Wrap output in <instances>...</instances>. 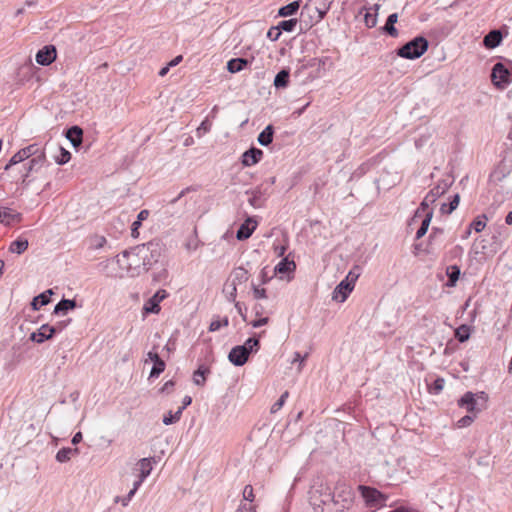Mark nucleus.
Returning <instances> with one entry per match:
<instances>
[{"label": "nucleus", "instance_id": "nucleus-6", "mask_svg": "<svg viewBox=\"0 0 512 512\" xmlns=\"http://www.w3.org/2000/svg\"><path fill=\"white\" fill-rule=\"evenodd\" d=\"M38 153H45L38 145L31 144L23 149H20L17 153H15L9 162L5 166V171L10 170L13 166L18 165L20 163H26V160H30L34 157V155Z\"/></svg>", "mask_w": 512, "mask_h": 512}, {"label": "nucleus", "instance_id": "nucleus-57", "mask_svg": "<svg viewBox=\"0 0 512 512\" xmlns=\"http://www.w3.org/2000/svg\"><path fill=\"white\" fill-rule=\"evenodd\" d=\"M281 35V32L277 27H272L269 29L267 33V37L270 38L272 41L278 40L279 36Z\"/></svg>", "mask_w": 512, "mask_h": 512}, {"label": "nucleus", "instance_id": "nucleus-19", "mask_svg": "<svg viewBox=\"0 0 512 512\" xmlns=\"http://www.w3.org/2000/svg\"><path fill=\"white\" fill-rule=\"evenodd\" d=\"M502 41V34L499 30L490 31L483 40L485 47L489 49L496 48Z\"/></svg>", "mask_w": 512, "mask_h": 512}, {"label": "nucleus", "instance_id": "nucleus-11", "mask_svg": "<svg viewBox=\"0 0 512 512\" xmlns=\"http://www.w3.org/2000/svg\"><path fill=\"white\" fill-rule=\"evenodd\" d=\"M246 347L237 345L228 354V360L235 366H243L249 359Z\"/></svg>", "mask_w": 512, "mask_h": 512}, {"label": "nucleus", "instance_id": "nucleus-27", "mask_svg": "<svg viewBox=\"0 0 512 512\" xmlns=\"http://www.w3.org/2000/svg\"><path fill=\"white\" fill-rule=\"evenodd\" d=\"M210 373V369L204 365H200L193 373V382L195 385L203 386L206 381V375Z\"/></svg>", "mask_w": 512, "mask_h": 512}, {"label": "nucleus", "instance_id": "nucleus-44", "mask_svg": "<svg viewBox=\"0 0 512 512\" xmlns=\"http://www.w3.org/2000/svg\"><path fill=\"white\" fill-rule=\"evenodd\" d=\"M58 152H59V154L54 156V159L57 164L63 165V164H66L67 162H69V160L71 158V154L69 151L65 150L62 147H59Z\"/></svg>", "mask_w": 512, "mask_h": 512}, {"label": "nucleus", "instance_id": "nucleus-36", "mask_svg": "<svg viewBox=\"0 0 512 512\" xmlns=\"http://www.w3.org/2000/svg\"><path fill=\"white\" fill-rule=\"evenodd\" d=\"M78 454V449H72L69 447L61 448L56 454V460L60 463L67 462L71 459L72 455Z\"/></svg>", "mask_w": 512, "mask_h": 512}, {"label": "nucleus", "instance_id": "nucleus-63", "mask_svg": "<svg viewBox=\"0 0 512 512\" xmlns=\"http://www.w3.org/2000/svg\"><path fill=\"white\" fill-rule=\"evenodd\" d=\"M159 359H161V358H160L159 354L156 351H149L147 353V359H145V362H147L148 360H150L152 362H156Z\"/></svg>", "mask_w": 512, "mask_h": 512}, {"label": "nucleus", "instance_id": "nucleus-60", "mask_svg": "<svg viewBox=\"0 0 512 512\" xmlns=\"http://www.w3.org/2000/svg\"><path fill=\"white\" fill-rule=\"evenodd\" d=\"M269 322V318L268 317H263V318H259L257 320H254L251 322V325L254 327V328H259L261 326H264L266 325L267 323Z\"/></svg>", "mask_w": 512, "mask_h": 512}, {"label": "nucleus", "instance_id": "nucleus-56", "mask_svg": "<svg viewBox=\"0 0 512 512\" xmlns=\"http://www.w3.org/2000/svg\"><path fill=\"white\" fill-rule=\"evenodd\" d=\"M230 291L227 292V299L230 301V302H237L236 301V295H237V286L234 285V284H230Z\"/></svg>", "mask_w": 512, "mask_h": 512}, {"label": "nucleus", "instance_id": "nucleus-50", "mask_svg": "<svg viewBox=\"0 0 512 512\" xmlns=\"http://www.w3.org/2000/svg\"><path fill=\"white\" fill-rule=\"evenodd\" d=\"M257 505L241 501L235 512H256Z\"/></svg>", "mask_w": 512, "mask_h": 512}, {"label": "nucleus", "instance_id": "nucleus-7", "mask_svg": "<svg viewBox=\"0 0 512 512\" xmlns=\"http://www.w3.org/2000/svg\"><path fill=\"white\" fill-rule=\"evenodd\" d=\"M359 490L366 503L370 506L383 505L386 501V496L375 488L360 485Z\"/></svg>", "mask_w": 512, "mask_h": 512}, {"label": "nucleus", "instance_id": "nucleus-53", "mask_svg": "<svg viewBox=\"0 0 512 512\" xmlns=\"http://www.w3.org/2000/svg\"><path fill=\"white\" fill-rule=\"evenodd\" d=\"M253 296L255 299H266V289L260 288L258 285L252 284Z\"/></svg>", "mask_w": 512, "mask_h": 512}, {"label": "nucleus", "instance_id": "nucleus-38", "mask_svg": "<svg viewBox=\"0 0 512 512\" xmlns=\"http://www.w3.org/2000/svg\"><path fill=\"white\" fill-rule=\"evenodd\" d=\"M460 202V196L459 194H455L449 204L443 203L441 205V212L443 214H451L459 205Z\"/></svg>", "mask_w": 512, "mask_h": 512}, {"label": "nucleus", "instance_id": "nucleus-62", "mask_svg": "<svg viewBox=\"0 0 512 512\" xmlns=\"http://www.w3.org/2000/svg\"><path fill=\"white\" fill-rule=\"evenodd\" d=\"M286 250H287V247L285 245H275L274 246V251L278 257H283Z\"/></svg>", "mask_w": 512, "mask_h": 512}, {"label": "nucleus", "instance_id": "nucleus-43", "mask_svg": "<svg viewBox=\"0 0 512 512\" xmlns=\"http://www.w3.org/2000/svg\"><path fill=\"white\" fill-rule=\"evenodd\" d=\"M181 415H182L181 409H178L175 413H173L172 411H169L168 413H166L163 416V423L165 425L174 424L180 420Z\"/></svg>", "mask_w": 512, "mask_h": 512}, {"label": "nucleus", "instance_id": "nucleus-10", "mask_svg": "<svg viewBox=\"0 0 512 512\" xmlns=\"http://www.w3.org/2000/svg\"><path fill=\"white\" fill-rule=\"evenodd\" d=\"M168 293L164 289L158 290L144 305L143 310L145 313H155L160 311L159 303L167 298Z\"/></svg>", "mask_w": 512, "mask_h": 512}, {"label": "nucleus", "instance_id": "nucleus-40", "mask_svg": "<svg viewBox=\"0 0 512 512\" xmlns=\"http://www.w3.org/2000/svg\"><path fill=\"white\" fill-rule=\"evenodd\" d=\"M433 203L434 202L426 195L424 197V199L422 200V202L420 203V206L416 210V212L414 214V219L417 218V217H421L422 213H424V215H425L427 211H430L431 209L429 207Z\"/></svg>", "mask_w": 512, "mask_h": 512}, {"label": "nucleus", "instance_id": "nucleus-59", "mask_svg": "<svg viewBox=\"0 0 512 512\" xmlns=\"http://www.w3.org/2000/svg\"><path fill=\"white\" fill-rule=\"evenodd\" d=\"M235 308L237 310V312L239 313V315L241 316V318L246 321V307H244V305L240 302H235Z\"/></svg>", "mask_w": 512, "mask_h": 512}, {"label": "nucleus", "instance_id": "nucleus-46", "mask_svg": "<svg viewBox=\"0 0 512 512\" xmlns=\"http://www.w3.org/2000/svg\"><path fill=\"white\" fill-rule=\"evenodd\" d=\"M165 367L166 364L162 359L154 362V365L150 371L149 378H157L165 370Z\"/></svg>", "mask_w": 512, "mask_h": 512}, {"label": "nucleus", "instance_id": "nucleus-3", "mask_svg": "<svg viewBox=\"0 0 512 512\" xmlns=\"http://www.w3.org/2000/svg\"><path fill=\"white\" fill-rule=\"evenodd\" d=\"M138 247H140V257H142L146 271L160 260L164 251V246L159 240H152L146 244L138 245Z\"/></svg>", "mask_w": 512, "mask_h": 512}, {"label": "nucleus", "instance_id": "nucleus-23", "mask_svg": "<svg viewBox=\"0 0 512 512\" xmlns=\"http://www.w3.org/2000/svg\"><path fill=\"white\" fill-rule=\"evenodd\" d=\"M83 131L78 126H73L67 130L66 137L72 143L74 147L79 146L82 143Z\"/></svg>", "mask_w": 512, "mask_h": 512}, {"label": "nucleus", "instance_id": "nucleus-2", "mask_svg": "<svg viewBox=\"0 0 512 512\" xmlns=\"http://www.w3.org/2000/svg\"><path fill=\"white\" fill-rule=\"evenodd\" d=\"M428 47V40L423 36H418L400 47L397 50V55L405 59H417L428 50Z\"/></svg>", "mask_w": 512, "mask_h": 512}, {"label": "nucleus", "instance_id": "nucleus-64", "mask_svg": "<svg viewBox=\"0 0 512 512\" xmlns=\"http://www.w3.org/2000/svg\"><path fill=\"white\" fill-rule=\"evenodd\" d=\"M174 385H175L174 381H173V380H169V381H167V382L163 385V387H162V389H161V390H162V392H167V393H169V392H171V391H172V389L174 388Z\"/></svg>", "mask_w": 512, "mask_h": 512}, {"label": "nucleus", "instance_id": "nucleus-15", "mask_svg": "<svg viewBox=\"0 0 512 512\" xmlns=\"http://www.w3.org/2000/svg\"><path fill=\"white\" fill-rule=\"evenodd\" d=\"M257 227V222L252 218H247L237 230L236 237L238 240L248 239Z\"/></svg>", "mask_w": 512, "mask_h": 512}, {"label": "nucleus", "instance_id": "nucleus-39", "mask_svg": "<svg viewBox=\"0 0 512 512\" xmlns=\"http://www.w3.org/2000/svg\"><path fill=\"white\" fill-rule=\"evenodd\" d=\"M455 337L459 342H465L470 337V327L468 325H461L455 330Z\"/></svg>", "mask_w": 512, "mask_h": 512}, {"label": "nucleus", "instance_id": "nucleus-42", "mask_svg": "<svg viewBox=\"0 0 512 512\" xmlns=\"http://www.w3.org/2000/svg\"><path fill=\"white\" fill-rule=\"evenodd\" d=\"M298 23L297 19H289V20H283L279 22L277 25V28L279 31H286V32H293L295 30V27Z\"/></svg>", "mask_w": 512, "mask_h": 512}, {"label": "nucleus", "instance_id": "nucleus-61", "mask_svg": "<svg viewBox=\"0 0 512 512\" xmlns=\"http://www.w3.org/2000/svg\"><path fill=\"white\" fill-rule=\"evenodd\" d=\"M443 387H444V379L438 378L434 381L433 390L435 391V393H439L440 391H442Z\"/></svg>", "mask_w": 512, "mask_h": 512}, {"label": "nucleus", "instance_id": "nucleus-4", "mask_svg": "<svg viewBox=\"0 0 512 512\" xmlns=\"http://www.w3.org/2000/svg\"><path fill=\"white\" fill-rule=\"evenodd\" d=\"M46 164L47 159L45 153H38L34 155L33 158L22 164V170L20 171L21 174L20 177L17 178V181H19L24 188L28 187L31 182L29 180L30 174L38 172Z\"/></svg>", "mask_w": 512, "mask_h": 512}, {"label": "nucleus", "instance_id": "nucleus-51", "mask_svg": "<svg viewBox=\"0 0 512 512\" xmlns=\"http://www.w3.org/2000/svg\"><path fill=\"white\" fill-rule=\"evenodd\" d=\"M106 242L107 241L104 236H95L91 240V248L95 250L101 249L102 247H104Z\"/></svg>", "mask_w": 512, "mask_h": 512}, {"label": "nucleus", "instance_id": "nucleus-34", "mask_svg": "<svg viewBox=\"0 0 512 512\" xmlns=\"http://www.w3.org/2000/svg\"><path fill=\"white\" fill-rule=\"evenodd\" d=\"M28 240L24 238H19L13 242H11L9 246V251L16 254L24 253L28 248Z\"/></svg>", "mask_w": 512, "mask_h": 512}, {"label": "nucleus", "instance_id": "nucleus-55", "mask_svg": "<svg viewBox=\"0 0 512 512\" xmlns=\"http://www.w3.org/2000/svg\"><path fill=\"white\" fill-rule=\"evenodd\" d=\"M329 8H330V6H328L327 3H323V2L316 5V10L321 19L324 18V16L327 14Z\"/></svg>", "mask_w": 512, "mask_h": 512}, {"label": "nucleus", "instance_id": "nucleus-52", "mask_svg": "<svg viewBox=\"0 0 512 512\" xmlns=\"http://www.w3.org/2000/svg\"><path fill=\"white\" fill-rule=\"evenodd\" d=\"M476 416H474L473 414H468V415H465L464 417L460 418L457 422V425L458 427L460 428H463V427H467L469 425L472 424V422L474 421Z\"/></svg>", "mask_w": 512, "mask_h": 512}, {"label": "nucleus", "instance_id": "nucleus-13", "mask_svg": "<svg viewBox=\"0 0 512 512\" xmlns=\"http://www.w3.org/2000/svg\"><path fill=\"white\" fill-rule=\"evenodd\" d=\"M263 157L261 149L251 147L245 151L241 156V163L244 167H250L257 164Z\"/></svg>", "mask_w": 512, "mask_h": 512}, {"label": "nucleus", "instance_id": "nucleus-12", "mask_svg": "<svg viewBox=\"0 0 512 512\" xmlns=\"http://www.w3.org/2000/svg\"><path fill=\"white\" fill-rule=\"evenodd\" d=\"M56 332V327H51L48 324H43L36 332H33L30 335V340L36 343H43L44 341L51 339Z\"/></svg>", "mask_w": 512, "mask_h": 512}, {"label": "nucleus", "instance_id": "nucleus-9", "mask_svg": "<svg viewBox=\"0 0 512 512\" xmlns=\"http://www.w3.org/2000/svg\"><path fill=\"white\" fill-rule=\"evenodd\" d=\"M57 51L55 46L46 45L40 49L36 54V62L42 66H48L55 61Z\"/></svg>", "mask_w": 512, "mask_h": 512}, {"label": "nucleus", "instance_id": "nucleus-20", "mask_svg": "<svg viewBox=\"0 0 512 512\" xmlns=\"http://www.w3.org/2000/svg\"><path fill=\"white\" fill-rule=\"evenodd\" d=\"M379 8V4H374L372 7L366 10V13L364 14V22L368 28H373L376 26Z\"/></svg>", "mask_w": 512, "mask_h": 512}, {"label": "nucleus", "instance_id": "nucleus-1", "mask_svg": "<svg viewBox=\"0 0 512 512\" xmlns=\"http://www.w3.org/2000/svg\"><path fill=\"white\" fill-rule=\"evenodd\" d=\"M140 254V247L136 246L130 250H125L120 255H118L116 257V262L120 271L116 274V276L120 278L125 276L137 277L142 272H146V268L142 261V257H140Z\"/></svg>", "mask_w": 512, "mask_h": 512}, {"label": "nucleus", "instance_id": "nucleus-25", "mask_svg": "<svg viewBox=\"0 0 512 512\" xmlns=\"http://www.w3.org/2000/svg\"><path fill=\"white\" fill-rule=\"evenodd\" d=\"M398 21V14L392 13L388 16L384 27L382 28L384 32L392 37L398 36V30L395 28V23Z\"/></svg>", "mask_w": 512, "mask_h": 512}, {"label": "nucleus", "instance_id": "nucleus-35", "mask_svg": "<svg viewBox=\"0 0 512 512\" xmlns=\"http://www.w3.org/2000/svg\"><path fill=\"white\" fill-rule=\"evenodd\" d=\"M149 216L148 210H141L137 216V220L132 223L131 226V235L134 238L139 236L138 229L140 228L142 221L146 220Z\"/></svg>", "mask_w": 512, "mask_h": 512}, {"label": "nucleus", "instance_id": "nucleus-28", "mask_svg": "<svg viewBox=\"0 0 512 512\" xmlns=\"http://www.w3.org/2000/svg\"><path fill=\"white\" fill-rule=\"evenodd\" d=\"M300 4L301 0H296L285 6H282L278 11V15L280 17H288L294 15L299 10Z\"/></svg>", "mask_w": 512, "mask_h": 512}, {"label": "nucleus", "instance_id": "nucleus-24", "mask_svg": "<svg viewBox=\"0 0 512 512\" xmlns=\"http://www.w3.org/2000/svg\"><path fill=\"white\" fill-rule=\"evenodd\" d=\"M53 294L51 289L39 294L33 298L31 303L34 310H39L42 306L47 305L50 302V296Z\"/></svg>", "mask_w": 512, "mask_h": 512}, {"label": "nucleus", "instance_id": "nucleus-33", "mask_svg": "<svg viewBox=\"0 0 512 512\" xmlns=\"http://www.w3.org/2000/svg\"><path fill=\"white\" fill-rule=\"evenodd\" d=\"M460 268L457 265L448 266L446 269V274L448 277L447 286L454 287L456 285L457 280L460 276Z\"/></svg>", "mask_w": 512, "mask_h": 512}, {"label": "nucleus", "instance_id": "nucleus-32", "mask_svg": "<svg viewBox=\"0 0 512 512\" xmlns=\"http://www.w3.org/2000/svg\"><path fill=\"white\" fill-rule=\"evenodd\" d=\"M289 70L282 69L274 78V86L276 88H286L289 84Z\"/></svg>", "mask_w": 512, "mask_h": 512}, {"label": "nucleus", "instance_id": "nucleus-58", "mask_svg": "<svg viewBox=\"0 0 512 512\" xmlns=\"http://www.w3.org/2000/svg\"><path fill=\"white\" fill-rule=\"evenodd\" d=\"M486 246L483 244L481 249L477 246L476 242L473 244L470 250V254L476 257L478 254H485Z\"/></svg>", "mask_w": 512, "mask_h": 512}, {"label": "nucleus", "instance_id": "nucleus-21", "mask_svg": "<svg viewBox=\"0 0 512 512\" xmlns=\"http://www.w3.org/2000/svg\"><path fill=\"white\" fill-rule=\"evenodd\" d=\"M248 279H249V273L243 267H237L231 273V283L236 286L247 282Z\"/></svg>", "mask_w": 512, "mask_h": 512}, {"label": "nucleus", "instance_id": "nucleus-8", "mask_svg": "<svg viewBox=\"0 0 512 512\" xmlns=\"http://www.w3.org/2000/svg\"><path fill=\"white\" fill-rule=\"evenodd\" d=\"M477 405H478V402L476 399V394H474L470 391L466 392L458 400V406L461 408H465L468 413L473 414L474 416H476L477 413L481 411V408H479Z\"/></svg>", "mask_w": 512, "mask_h": 512}, {"label": "nucleus", "instance_id": "nucleus-49", "mask_svg": "<svg viewBox=\"0 0 512 512\" xmlns=\"http://www.w3.org/2000/svg\"><path fill=\"white\" fill-rule=\"evenodd\" d=\"M289 393L288 391H285L280 398L271 406L270 412L272 414L278 412L284 405L286 399L288 398Z\"/></svg>", "mask_w": 512, "mask_h": 512}, {"label": "nucleus", "instance_id": "nucleus-48", "mask_svg": "<svg viewBox=\"0 0 512 512\" xmlns=\"http://www.w3.org/2000/svg\"><path fill=\"white\" fill-rule=\"evenodd\" d=\"M242 497L243 498L241 501L253 504V502L255 500V494H254V489L251 485H246L244 487L243 492H242Z\"/></svg>", "mask_w": 512, "mask_h": 512}, {"label": "nucleus", "instance_id": "nucleus-22", "mask_svg": "<svg viewBox=\"0 0 512 512\" xmlns=\"http://www.w3.org/2000/svg\"><path fill=\"white\" fill-rule=\"evenodd\" d=\"M296 269V264L288 257L283 258L274 268L275 274L291 273Z\"/></svg>", "mask_w": 512, "mask_h": 512}, {"label": "nucleus", "instance_id": "nucleus-5", "mask_svg": "<svg viewBox=\"0 0 512 512\" xmlns=\"http://www.w3.org/2000/svg\"><path fill=\"white\" fill-rule=\"evenodd\" d=\"M491 81L498 89L506 88L512 82V61L508 62V66L497 62L492 68Z\"/></svg>", "mask_w": 512, "mask_h": 512}, {"label": "nucleus", "instance_id": "nucleus-14", "mask_svg": "<svg viewBox=\"0 0 512 512\" xmlns=\"http://www.w3.org/2000/svg\"><path fill=\"white\" fill-rule=\"evenodd\" d=\"M353 288L352 282L342 280L333 291V300L344 302Z\"/></svg>", "mask_w": 512, "mask_h": 512}, {"label": "nucleus", "instance_id": "nucleus-47", "mask_svg": "<svg viewBox=\"0 0 512 512\" xmlns=\"http://www.w3.org/2000/svg\"><path fill=\"white\" fill-rule=\"evenodd\" d=\"M229 325V320L227 317H224L222 320L219 318L213 319L209 325V331L215 332L218 331L221 327H227Z\"/></svg>", "mask_w": 512, "mask_h": 512}, {"label": "nucleus", "instance_id": "nucleus-45", "mask_svg": "<svg viewBox=\"0 0 512 512\" xmlns=\"http://www.w3.org/2000/svg\"><path fill=\"white\" fill-rule=\"evenodd\" d=\"M486 220V215H480L472 221L470 228L476 232H481L486 227Z\"/></svg>", "mask_w": 512, "mask_h": 512}, {"label": "nucleus", "instance_id": "nucleus-30", "mask_svg": "<svg viewBox=\"0 0 512 512\" xmlns=\"http://www.w3.org/2000/svg\"><path fill=\"white\" fill-rule=\"evenodd\" d=\"M433 217V210L427 211L422 219V223L420 228L416 232V239H421L426 233L429 228L430 222Z\"/></svg>", "mask_w": 512, "mask_h": 512}, {"label": "nucleus", "instance_id": "nucleus-54", "mask_svg": "<svg viewBox=\"0 0 512 512\" xmlns=\"http://www.w3.org/2000/svg\"><path fill=\"white\" fill-rule=\"evenodd\" d=\"M133 497H134V491H129V493L126 496H123V497L116 496L114 498V502L115 503L120 502L124 507H126V506H128L129 502L132 500Z\"/></svg>", "mask_w": 512, "mask_h": 512}, {"label": "nucleus", "instance_id": "nucleus-31", "mask_svg": "<svg viewBox=\"0 0 512 512\" xmlns=\"http://www.w3.org/2000/svg\"><path fill=\"white\" fill-rule=\"evenodd\" d=\"M248 64V60L244 58H234L228 61L227 69L230 73H237L244 69Z\"/></svg>", "mask_w": 512, "mask_h": 512}, {"label": "nucleus", "instance_id": "nucleus-37", "mask_svg": "<svg viewBox=\"0 0 512 512\" xmlns=\"http://www.w3.org/2000/svg\"><path fill=\"white\" fill-rule=\"evenodd\" d=\"M247 194H251V197L248 199V202L254 208H259L263 205L262 192L259 189L246 191Z\"/></svg>", "mask_w": 512, "mask_h": 512}, {"label": "nucleus", "instance_id": "nucleus-29", "mask_svg": "<svg viewBox=\"0 0 512 512\" xmlns=\"http://www.w3.org/2000/svg\"><path fill=\"white\" fill-rule=\"evenodd\" d=\"M274 130L272 125H268L265 129L258 135V142L262 146H268L273 141Z\"/></svg>", "mask_w": 512, "mask_h": 512}, {"label": "nucleus", "instance_id": "nucleus-41", "mask_svg": "<svg viewBox=\"0 0 512 512\" xmlns=\"http://www.w3.org/2000/svg\"><path fill=\"white\" fill-rule=\"evenodd\" d=\"M242 346L246 347L247 353L250 355L251 353L258 352L260 348V342L259 339L250 337L244 342Z\"/></svg>", "mask_w": 512, "mask_h": 512}, {"label": "nucleus", "instance_id": "nucleus-16", "mask_svg": "<svg viewBox=\"0 0 512 512\" xmlns=\"http://www.w3.org/2000/svg\"><path fill=\"white\" fill-rule=\"evenodd\" d=\"M21 215L14 213L12 209L7 207H0V223L6 226L11 225L13 222H19Z\"/></svg>", "mask_w": 512, "mask_h": 512}, {"label": "nucleus", "instance_id": "nucleus-26", "mask_svg": "<svg viewBox=\"0 0 512 512\" xmlns=\"http://www.w3.org/2000/svg\"><path fill=\"white\" fill-rule=\"evenodd\" d=\"M76 307L75 300L70 299H62L60 302H58L54 308L55 314H66L69 310H72Z\"/></svg>", "mask_w": 512, "mask_h": 512}, {"label": "nucleus", "instance_id": "nucleus-17", "mask_svg": "<svg viewBox=\"0 0 512 512\" xmlns=\"http://www.w3.org/2000/svg\"><path fill=\"white\" fill-rule=\"evenodd\" d=\"M153 461H154V458L149 457V458H142L137 462L136 470L139 471L138 476L141 479L145 480L150 475V473L153 469L152 468Z\"/></svg>", "mask_w": 512, "mask_h": 512}, {"label": "nucleus", "instance_id": "nucleus-18", "mask_svg": "<svg viewBox=\"0 0 512 512\" xmlns=\"http://www.w3.org/2000/svg\"><path fill=\"white\" fill-rule=\"evenodd\" d=\"M451 182L448 180H441L438 184L433 187L427 194V196L435 202L440 196H442L451 186Z\"/></svg>", "mask_w": 512, "mask_h": 512}]
</instances>
